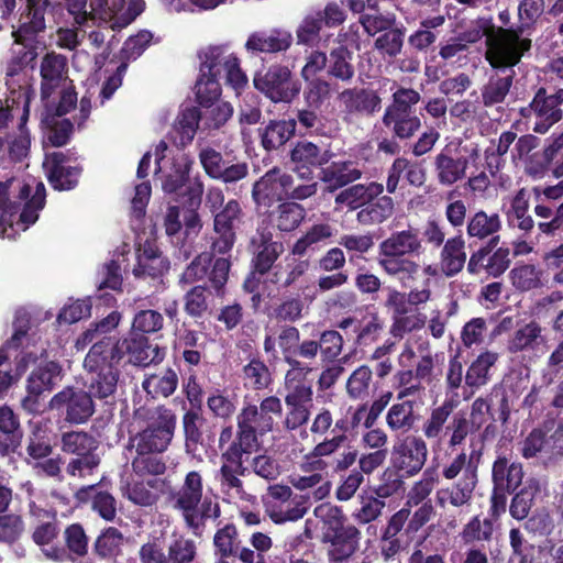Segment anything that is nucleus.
<instances>
[{"label":"nucleus","instance_id":"nucleus-1","mask_svg":"<svg viewBox=\"0 0 563 563\" xmlns=\"http://www.w3.org/2000/svg\"><path fill=\"white\" fill-rule=\"evenodd\" d=\"M120 319V312L112 311L91 323L80 338L84 344L92 343L84 360V367L89 374L88 390L98 399L107 400L117 390L122 347L108 333L118 327Z\"/></svg>","mask_w":563,"mask_h":563},{"label":"nucleus","instance_id":"nucleus-2","mask_svg":"<svg viewBox=\"0 0 563 563\" xmlns=\"http://www.w3.org/2000/svg\"><path fill=\"white\" fill-rule=\"evenodd\" d=\"M508 34L507 31H501L499 37L487 40L485 59L495 71L481 88L482 103L485 108L505 102L516 77L514 67L525 55L522 51L508 43Z\"/></svg>","mask_w":563,"mask_h":563},{"label":"nucleus","instance_id":"nucleus-3","mask_svg":"<svg viewBox=\"0 0 563 563\" xmlns=\"http://www.w3.org/2000/svg\"><path fill=\"white\" fill-rule=\"evenodd\" d=\"M322 523L321 542L327 545L328 563H350L360 550V529L338 507L329 510Z\"/></svg>","mask_w":563,"mask_h":563},{"label":"nucleus","instance_id":"nucleus-4","mask_svg":"<svg viewBox=\"0 0 563 563\" xmlns=\"http://www.w3.org/2000/svg\"><path fill=\"white\" fill-rule=\"evenodd\" d=\"M420 100V92L413 88L399 86L393 92L391 101L382 117V123L395 139L409 141L421 130L422 121L416 112Z\"/></svg>","mask_w":563,"mask_h":563},{"label":"nucleus","instance_id":"nucleus-5","mask_svg":"<svg viewBox=\"0 0 563 563\" xmlns=\"http://www.w3.org/2000/svg\"><path fill=\"white\" fill-rule=\"evenodd\" d=\"M482 456L483 448L473 449L470 455L461 451L442 467L441 474L445 479L452 481L460 476L450 488L443 490L453 507H463L471 503L478 483V465Z\"/></svg>","mask_w":563,"mask_h":563},{"label":"nucleus","instance_id":"nucleus-6","mask_svg":"<svg viewBox=\"0 0 563 563\" xmlns=\"http://www.w3.org/2000/svg\"><path fill=\"white\" fill-rule=\"evenodd\" d=\"M177 429L176 412L164 406L146 410V424L130 438L136 453H164Z\"/></svg>","mask_w":563,"mask_h":563},{"label":"nucleus","instance_id":"nucleus-7","mask_svg":"<svg viewBox=\"0 0 563 563\" xmlns=\"http://www.w3.org/2000/svg\"><path fill=\"white\" fill-rule=\"evenodd\" d=\"M233 435L232 426L222 428L220 432L219 448L222 451L221 459L223 463L219 474L221 486L228 490L234 489L240 495L244 493V484L240 476L249 474V468L244 466L243 456L250 455L253 450L232 442Z\"/></svg>","mask_w":563,"mask_h":563},{"label":"nucleus","instance_id":"nucleus-8","mask_svg":"<svg viewBox=\"0 0 563 563\" xmlns=\"http://www.w3.org/2000/svg\"><path fill=\"white\" fill-rule=\"evenodd\" d=\"M254 87L273 102L290 103L301 90V84L292 76L288 66L274 64L253 78Z\"/></svg>","mask_w":563,"mask_h":563},{"label":"nucleus","instance_id":"nucleus-9","mask_svg":"<svg viewBox=\"0 0 563 563\" xmlns=\"http://www.w3.org/2000/svg\"><path fill=\"white\" fill-rule=\"evenodd\" d=\"M292 184L294 177L282 168L275 166L267 170L252 187V199L257 210L264 213L285 201Z\"/></svg>","mask_w":563,"mask_h":563},{"label":"nucleus","instance_id":"nucleus-10","mask_svg":"<svg viewBox=\"0 0 563 563\" xmlns=\"http://www.w3.org/2000/svg\"><path fill=\"white\" fill-rule=\"evenodd\" d=\"M500 236L494 238L473 252L467 262V272L471 275H478L485 272L494 278L500 277L510 266V249L504 242L498 246Z\"/></svg>","mask_w":563,"mask_h":563},{"label":"nucleus","instance_id":"nucleus-11","mask_svg":"<svg viewBox=\"0 0 563 563\" xmlns=\"http://www.w3.org/2000/svg\"><path fill=\"white\" fill-rule=\"evenodd\" d=\"M92 397L89 390L67 386L52 397L49 407L62 412L65 421L81 424L95 413Z\"/></svg>","mask_w":563,"mask_h":563},{"label":"nucleus","instance_id":"nucleus-12","mask_svg":"<svg viewBox=\"0 0 563 563\" xmlns=\"http://www.w3.org/2000/svg\"><path fill=\"white\" fill-rule=\"evenodd\" d=\"M251 253V268L260 276H265L275 271V263L285 252L284 243L274 239V234L267 225H258L249 244Z\"/></svg>","mask_w":563,"mask_h":563},{"label":"nucleus","instance_id":"nucleus-13","mask_svg":"<svg viewBox=\"0 0 563 563\" xmlns=\"http://www.w3.org/2000/svg\"><path fill=\"white\" fill-rule=\"evenodd\" d=\"M428 446L426 441L418 435H406L398 440L391 450V466L402 476H415L427 462Z\"/></svg>","mask_w":563,"mask_h":563},{"label":"nucleus","instance_id":"nucleus-14","mask_svg":"<svg viewBox=\"0 0 563 563\" xmlns=\"http://www.w3.org/2000/svg\"><path fill=\"white\" fill-rule=\"evenodd\" d=\"M221 56L218 46L209 47L200 64V76L196 82V100L201 107H211L221 96L219 82Z\"/></svg>","mask_w":563,"mask_h":563},{"label":"nucleus","instance_id":"nucleus-15","mask_svg":"<svg viewBox=\"0 0 563 563\" xmlns=\"http://www.w3.org/2000/svg\"><path fill=\"white\" fill-rule=\"evenodd\" d=\"M238 430L232 442L255 451L258 446V434L271 432L274 427L272 416H266L257 406L247 405L238 415Z\"/></svg>","mask_w":563,"mask_h":563},{"label":"nucleus","instance_id":"nucleus-16","mask_svg":"<svg viewBox=\"0 0 563 563\" xmlns=\"http://www.w3.org/2000/svg\"><path fill=\"white\" fill-rule=\"evenodd\" d=\"M563 88L549 92L545 87H539L528 104V110H533L537 121L533 132L547 133L555 123L563 118Z\"/></svg>","mask_w":563,"mask_h":563},{"label":"nucleus","instance_id":"nucleus-17","mask_svg":"<svg viewBox=\"0 0 563 563\" xmlns=\"http://www.w3.org/2000/svg\"><path fill=\"white\" fill-rule=\"evenodd\" d=\"M544 11V0H522L518 5V16L520 24L517 27L498 26L487 34V40H495L501 35V31H507L508 43L514 45L523 54L530 51L531 40L523 37V33L532 27Z\"/></svg>","mask_w":563,"mask_h":563},{"label":"nucleus","instance_id":"nucleus-18","mask_svg":"<svg viewBox=\"0 0 563 563\" xmlns=\"http://www.w3.org/2000/svg\"><path fill=\"white\" fill-rule=\"evenodd\" d=\"M198 157L206 175L224 184L236 183L249 175V164L246 162L232 163L227 161L213 147H203L200 150Z\"/></svg>","mask_w":563,"mask_h":563},{"label":"nucleus","instance_id":"nucleus-19","mask_svg":"<svg viewBox=\"0 0 563 563\" xmlns=\"http://www.w3.org/2000/svg\"><path fill=\"white\" fill-rule=\"evenodd\" d=\"M334 157L330 148H323L320 145L308 141H297L289 152L292 169L301 178H311L314 169H321Z\"/></svg>","mask_w":563,"mask_h":563},{"label":"nucleus","instance_id":"nucleus-20","mask_svg":"<svg viewBox=\"0 0 563 563\" xmlns=\"http://www.w3.org/2000/svg\"><path fill=\"white\" fill-rule=\"evenodd\" d=\"M136 265L133 274L140 279H150L154 283H163V277L168 273L170 263L154 241L146 240L136 250Z\"/></svg>","mask_w":563,"mask_h":563},{"label":"nucleus","instance_id":"nucleus-21","mask_svg":"<svg viewBox=\"0 0 563 563\" xmlns=\"http://www.w3.org/2000/svg\"><path fill=\"white\" fill-rule=\"evenodd\" d=\"M62 536L63 542L49 551L51 561L74 563L88 554L89 537L80 522L66 526Z\"/></svg>","mask_w":563,"mask_h":563},{"label":"nucleus","instance_id":"nucleus-22","mask_svg":"<svg viewBox=\"0 0 563 563\" xmlns=\"http://www.w3.org/2000/svg\"><path fill=\"white\" fill-rule=\"evenodd\" d=\"M386 295L383 307L391 316L393 324L390 332L394 336H401L404 333L411 332L420 328L415 316H410L409 298L407 292L400 291L395 287L385 288Z\"/></svg>","mask_w":563,"mask_h":563},{"label":"nucleus","instance_id":"nucleus-23","mask_svg":"<svg viewBox=\"0 0 563 563\" xmlns=\"http://www.w3.org/2000/svg\"><path fill=\"white\" fill-rule=\"evenodd\" d=\"M30 19L23 15L19 16L18 27L12 31V37L15 44L21 45L22 49L16 52L12 63L18 66L19 69H23L27 66H33L38 56V40L37 36L46 31L47 24L44 23L43 27H32Z\"/></svg>","mask_w":563,"mask_h":563},{"label":"nucleus","instance_id":"nucleus-24","mask_svg":"<svg viewBox=\"0 0 563 563\" xmlns=\"http://www.w3.org/2000/svg\"><path fill=\"white\" fill-rule=\"evenodd\" d=\"M363 172L357 163L350 159L330 161L318 173L319 180L324 185V194H334L342 188L360 180Z\"/></svg>","mask_w":563,"mask_h":563},{"label":"nucleus","instance_id":"nucleus-25","mask_svg":"<svg viewBox=\"0 0 563 563\" xmlns=\"http://www.w3.org/2000/svg\"><path fill=\"white\" fill-rule=\"evenodd\" d=\"M284 401L286 405V413L283 421L284 429L291 432L306 426L310 420L313 406V390L302 387L292 391H286Z\"/></svg>","mask_w":563,"mask_h":563},{"label":"nucleus","instance_id":"nucleus-26","mask_svg":"<svg viewBox=\"0 0 563 563\" xmlns=\"http://www.w3.org/2000/svg\"><path fill=\"white\" fill-rule=\"evenodd\" d=\"M343 111L351 115L373 117L382 109V98L369 88H346L338 96Z\"/></svg>","mask_w":563,"mask_h":563},{"label":"nucleus","instance_id":"nucleus-27","mask_svg":"<svg viewBox=\"0 0 563 563\" xmlns=\"http://www.w3.org/2000/svg\"><path fill=\"white\" fill-rule=\"evenodd\" d=\"M69 157L63 152L46 155L47 180L58 191L71 190L79 181L82 168L67 165Z\"/></svg>","mask_w":563,"mask_h":563},{"label":"nucleus","instance_id":"nucleus-28","mask_svg":"<svg viewBox=\"0 0 563 563\" xmlns=\"http://www.w3.org/2000/svg\"><path fill=\"white\" fill-rule=\"evenodd\" d=\"M203 497V479L198 471L186 474L180 488L174 494V508L181 512L183 519L195 523L192 511L199 506Z\"/></svg>","mask_w":563,"mask_h":563},{"label":"nucleus","instance_id":"nucleus-29","mask_svg":"<svg viewBox=\"0 0 563 563\" xmlns=\"http://www.w3.org/2000/svg\"><path fill=\"white\" fill-rule=\"evenodd\" d=\"M114 342L122 347V357L125 353L134 365L146 367L163 361L165 352L157 344H152L146 335L131 333L130 338L122 342L114 339Z\"/></svg>","mask_w":563,"mask_h":563},{"label":"nucleus","instance_id":"nucleus-30","mask_svg":"<svg viewBox=\"0 0 563 563\" xmlns=\"http://www.w3.org/2000/svg\"><path fill=\"white\" fill-rule=\"evenodd\" d=\"M384 185L378 181L351 184L342 188L334 197L336 208H346L349 211L361 210L369 199H376L384 192Z\"/></svg>","mask_w":563,"mask_h":563},{"label":"nucleus","instance_id":"nucleus-31","mask_svg":"<svg viewBox=\"0 0 563 563\" xmlns=\"http://www.w3.org/2000/svg\"><path fill=\"white\" fill-rule=\"evenodd\" d=\"M75 499L80 505H90V509L107 522L117 517V499L108 490H102L99 484L80 487L75 493Z\"/></svg>","mask_w":563,"mask_h":563},{"label":"nucleus","instance_id":"nucleus-32","mask_svg":"<svg viewBox=\"0 0 563 563\" xmlns=\"http://www.w3.org/2000/svg\"><path fill=\"white\" fill-rule=\"evenodd\" d=\"M470 161L463 155H453L450 150H442L434 157L437 181L444 187L453 186L466 177Z\"/></svg>","mask_w":563,"mask_h":563},{"label":"nucleus","instance_id":"nucleus-33","mask_svg":"<svg viewBox=\"0 0 563 563\" xmlns=\"http://www.w3.org/2000/svg\"><path fill=\"white\" fill-rule=\"evenodd\" d=\"M292 43L290 32L283 29L256 31L250 34L245 48L252 53L276 54L286 52Z\"/></svg>","mask_w":563,"mask_h":563},{"label":"nucleus","instance_id":"nucleus-34","mask_svg":"<svg viewBox=\"0 0 563 563\" xmlns=\"http://www.w3.org/2000/svg\"><path fill=\"white\" fill-rule=\"evenodd\" d=\"M378 251L405 257L408 255H420L423 253L420 232L412 227H408V229L402 231H395L380 242Z\"/></svg>","mask_w":563,"mask_h":563},{"label":"nucleus","instance_id":"nucleus-35","mask_svg":"<svg viewBox=\"0 0 563 563\" xmlns=\"http://www.w3.org/2000/svg\"><path fill=\"white\" fill-rule=\"evenodd\" d=\"M377 264L389 277L396 279L402 287H409L416 282L420 265L409 257L390 255L378 251Z\"/></svg>","mask_w":563,"mask_h":563},{"label":"nucleus","instance_id":"nucleus-36","mask_svg":"<svg viewBox=\"0 0 563 563\" xmlns=\"http://www.w3.org/2000/svg\"><path fill=\"white\" fill-rule=\"evenodd\" d=\"M269 225L280 232L295 231L305 220L306 209L295 201L285 200L263 213Z\"/></svg>","mask_w":563,"mask_h":563},{"label":"nucleus","instance_id":"nucleus-37","mask_svg":"<svg viewBox=\"0 0 563 563\" xmlns=\"http://www.w3.org/2000/svg\"><path fill=\"white\" fill-rule=\"evenodd\" d=\"M67 71V58L55 52L46 53L41 63V100L51 98Z\"/></svg>","mask_w":563,"mask_h":563},{"label":"nucleus","instance_id":"nucleus-38","mask_svg":"<svg viewBox=\"0 0 563 563\" xmlns=\"http://www.w3.org/2000/svg\"><path fill=\"white\" fill-rule=\"evenodd\" d=\"M195 165L194 158L188 154H181L173 158L170 172L165 176L162 188L168 195L183 197L186 200L187 187L194 181L189 175Z\"/></svg>","mask_w":563,"mask_h":563},{"label":"nucleus","instance_id":"nucleus-39","mask_svg":"<svg viewBox=\"0 0 563 563\" xmlns=\"http://www.w3.org/2000/svg\"><path fill=\"white\" fill-rule=\"evenodd\" d=\"M309 501V495H296L289 501H264V506L269 519L276 525H282L303 518L310 508Z\"/></svg>","mask_w":563,"mask_h":563},{"label":"nucleus","instance_id":"nucleus-40","mask_svg":"<svg viewBox=\"0 0 563 563\" xmlns=\"http://www.w3.org/2000/svg\"><path fill=\"white\" fill-rule=\"evenodd\" d=\"M497 360L498 354L496 352L485 351L470 364L465 372L464 399H467L475 390L489 382V372Z\"/></svg>","mask_w":563,"mask_h":563},{"label":"nucleus","instance_id":"nucleus-41","mask_svg":"<svg viewBox=\"0 0 563 563\" xmlns=\"http://www.w3.org/2000/svg\"><path fill=\"white\" fill-rule=\"evenodd\" d=\"M501 228V219L497 212L487 213L484 210H477L466 221V234L470 240L476 242L485 240L490 242L494 238L500 236Z\"/></svg>","mask_w":563,"mask_h":563},{"label":"nucleus","instance_id":"nucleus-42","mask_svg":"<svg viewBox=\"0 0 563 563\" xmlns=\"http://www.w3.org/2000/svg\"><path fill=\"white\" fill-rule=\"evenodd\" d=\"M353 59L354 53L346 45L340 44L331 48L328 54V77L342 84H351L355 77Z\"/></svg>","mask_w":563,"mask_h":563},{"label":"nucleus","instance_id":"nucleus-43","mask_svg":"<svg viewBox=\"0 0 563 563\" xmlns=\"http://www.w3.org/2000/svg\"><path fill=\"white\" fill-rule=\"evenodd\" d=\"M525 473L520 462H509L505 455H499L493 463V485L515 493L522 484Z\"/></svg>","mask_w":563,"mask_h":563},{"label":"nucleus","instance_id":"nucleus-44","mask_svg":"<svg viewBox=\"0 0 563 563\" xmlns=\"http://www.w3.org/2000/svg\"><path fill=\"white\" fill-rule=\"evenodd\" d=\"M466 263L465 240L462 234L449 238L440 252L441 271L446 277L456 276Z\"/></svg>","mask_w":563,"mask_h":563},{"label":"nucleus","instance_id":"nucleus-45","mask_svg":"<svg viewBox=\"0 0 563 563\" xmlns=\"http://www.w3.org/2000/svg\"><path fill=\"white\" fill-rule=\"evenodd\" d=\"M123 533L115 527L103 528L92 544V553L99 561L115 563L122 555Z\"/></svg>","mask_w":563,"mask_h":563},{"label":"nucleus","instance_id":"nucleus-46","mask_svg":"<svg viewBox=\"0 0 563 563\" xmlns=\"http://www.w3.org/2000/svg\"><path fill=\"white\" fill-rule=\"evenodd\" d=\"M395 211L394 199L389 195H380L376 199H369L366 205L356 212V221L362 227L379 225L387 221Z\"/></svg>","mask_w":563,"mask_h":563},{"label":"nucleus","instance_id":"nucleus-47","mask_svg":"<svg viewBox=\"0 0 563 563\" xmlns=\"http://www.w3.org/2000/svg\"><path fill=\"white\" fill-rule=\"evenodd\" d=\"M297 122L295 119L271 120L261 130V144L266 151L279 150L296 133Z\"/></svg>","mask_w":563,"mask_h":563},{"label":"nucleus","instance_id":"nucleus-48","mask_svg":"<svg viewBox=\"0 0 563 563\" xmlns=\"http://www.w3.org/2000/svg\"><path fill=\"white\" fill-rule=\"evenodd\" d=\"M542 331V327L537 321H530L518 328L508 341V351L510 353H519L539 350L547 342Z\"/></svg>","mask_w":563,"mask_h":563},{"label":"nucleus","instance_id":"nucleus-49","mask_svg":"<svg viewBox=\"0 0 563 563\" xmlns=\"http://www.w3.org/2000/svg\"><path fill=\"white\" fill-rule=\"evenodd\" d=\"M23 432L19 417L8 406L0 407V448L3 453H14L21 446Z\"/></svg>","mask_w":563,"mask_h":563},{"label":"nucleus","instance_id":"nucleus-50","mask_svg":"<svg viewBox=\"0 0 563 563\" xmlns=\"http://www.w3.org/2000/svg\"><path fill=\"white\" fill-rule=\"evenodd\" d=\"M41 128L45 134V143L53 147L66 145L74 132V124L69 119L43 112H41Z\"/></svg>","mask_w":563,"mask_h":563},{"label":"nucleus","instance_id":"nucleus-51","mask_svg":"<svg viewBox=\"0 0 563 563\" xmlns=\"http://www.w3.org/2000/svg\"><path fill=\"white\" fill-rule=\"evenodd\" d=\"M309 430L313 439H316L328 434L330 431L333 435H347L349 432L354 431V428L350 423V416L347 413L334 421L331 410L323 407L313 417Z\"/></svg>","mask_w":563,"mask_h":563},{"label":"nucleus","instance_id":"nucleus-52","mask_svg":"<svg viewBox=\"0 0 563 563\" xmlns=\"http://www.w3.org/2000/svg\"><path fill=\"white\" fill-rule=\"evenodd\" d=\"M562 148L563 132L554 133L547 140L544 148L541 152L531 154L528 161L527 174L533 177L543 175L550 168Z\"/></svg>","mask_w":563,"mask_h":563},{"label":"nucleus","instance_id":"nucleus-53","mask_svg":"<svg viewBox=\"0 0 563 563\" xmlns=\"http://www.w3.org/2000/svg\"><path fill=\"white\" fill-rule=\"evenodd\" d=\"M62 367L57 362H46L34 368L27 377L26 389L29 394L40 396L51 391L60 377Z\"/></svg>","mask_w":563,"mask_h":563},{"label":"nucleus","instance_id":"nucleus-54","mask_svg":"<svg viewBox=\"0 0 563 563\" xmlns=\"http://www.w3.org/2000/svg\"><path fill=\"white\" fill-rule=\"evenodd\" d=\"M456 402L453 399H445L440 406L431 409L429 417L422 424L423 435L428 440H441L445 432V427L453 416Z\"/></svg>","mask_w":563,"mask_h":563},{"label":"nucleus","instance_id":"nucleus-55","mask_svg":"<svg viewBox=\"0 0 563 563\" xmlns=\"http://www.w3.org/2000/svg\"><path fill=\"white\" fill-rule=\"evenodd\" d=\"M205 422L206 419L202 416V408H190L183 415L181 424L186 452L195 453L200 445H203L202 427Z\"/></svg>","mask_w":563,"mask_h":563},{"label":"nucleus","instance_id":"nucleus-56","mask_svg":"<svg viewBox=\"0 0 563 563\" xmlns=\"http://www.w3.org/2000/svg\"><path fill=\"white\" fill-rule=\"evenodd\" d=\"M53 450L54 448L46 430L40 424H34L25 439V463L33 465V463L51 456Z\"/></svg>","mask_w":563,"mask_h":563},{"label":"nucleus","instance_id":"nucleus-57","mask_svg":"<svg viewBox=\"0 0 563 563\" xmlns=\"http://www.w3.org/2000/svg\"><path fill=\"white\" fill-rule=\"evenodd\" d=\"M309 266L310 263L308 260L286 257L285 266L279 264L275 267V271L272 272L271 282L283 288H290L307 274Z\"/></svg>","mask_w":563,"mask_h":563},{"label":"nucleus","instance_id":"nucleus-58","mask_svg":"<svg viewBox=\"0 0 563 563\" xmlns=\"http://www.w3.org/2000/svg\"><path fill=\"white\" fill-rule=\"evenodd\" d=\"M415 405L413 400L394 404L386 415L387 427L394 432H409L412 430L418 421V416L415 413Z\"/></svg>","mask_w":563,"mask_h":563},{"label":"nucleus","instance_id":"nucleus-59","mask_svg":"<svg viewBox=\"0 0 563 563\" xmlns=\"http://www.w3.org/2000/svg\"><path fill=\"white\" fill-rule=\"evenodd\" d=\"M534 214L544 220L538 222V229L543 234L555 236L563 233V201L559 205L538 203Z\"/></svg>","mask_w":563,"mask_h":563},{"label":"nucleus","instance_id":"nucleus-60","mask_svg":"<svg viewBox=\"0 0 563 563\" xmlns=\"http://www.w3.org/2000/svg\"><path fill=\"white\" fill-rule=\"evenodd\" d=\"M201 117L200 110L196 107L186 108L180 112L174 126V143L177 146L185 147L192 142Z\"/></svg>","mask_w":563,"mask_h":563},{"label":"nucleus","instance_id":"nucleus-61","mask_svg":"<svg viewBox=\"0 0 563 563\" xmlns=\"http://www.w3.org/2000/svg\"><path fill=\"white\" fill-rule=\"evenodd\" d=\"M60 523L54 515L51 521H42L35 526L31 539L41 549L44 556L49 560V551L60 543Z\"/></svg>","mask_w":563,"mask_h":563},{"label":"nucleus","instance_id":"nucleus-62","mask_svg":"<svg viewBox=\"0 0 563 563\" xmlns=\"http://www.w3.org/2000/svg\"><path fill=\"white\" fill-rule=\"evenodd\" d=\"M244 385L254 390H263L272 383V374L268 366L261 360L258 352L250 357L242 368Z\"/></svg>","mask_w":563,"mask_h":563},{"label":"nucleus","instance_id":"nucleus-63","mask_svg":"<svg viewBox=\"0 0 563 563\" xmlns=\"http://www.w3.org/2000/svg\"><path fill=\"white\" fill-rule=\"evenodd\" d=\"M244 211L239 200L230 199L221 210L214 213V231H233L243 223Z\"/></svg>","mask_w":563,"mask_h":563},{"label":"nucleus","instance_id":"nucleus-64","mask_svg":"<svg viewBox=\"0 0 563 563\" xmlns=\"http://www.w3.org/2000/svg\"><path fill=\"white\" fill-rule=\"evenodd\" d=\"M178 386V375L173 368H167L162 375H151L142 383L143 389L155 396L165 398L173 395Z\"/></svg>","mask_w":563,"mask_h":563}]
</instances>
